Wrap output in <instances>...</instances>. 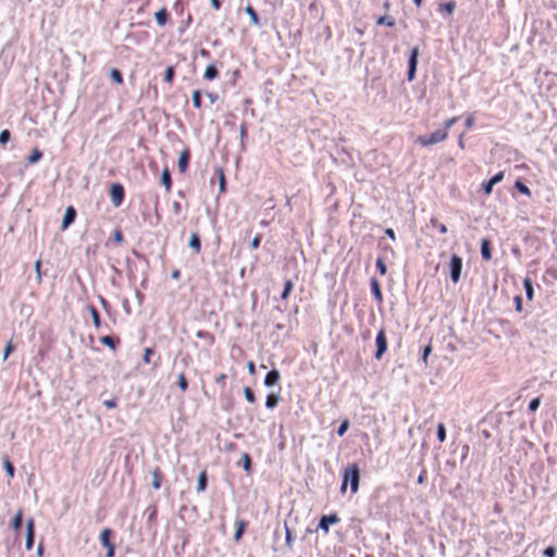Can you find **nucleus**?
Wrapping results in <instances>:
<instances>
[{"mask_svg":"<svg viewBox=\"0 0 557 557\" xmlns=\"http://www.w3.org/2000/svg\"><path fill=\"white\" fill-rule=\"evenodd\" d=\"M360 480V470L357 463L348 465L343 473V483L341 486V492L345 493L348 484H350L351 493H356L358 491Z\"/></svg>","mask_w":557,"mask_h":557,"instance_id":"obj_1","label":"nucleus"},{"mask_svg":"<svg viewBox=\"0 0 557 557\" xmlns=\"http://www.w3.org/2000/svg\"><path fill=\"white\" fill-rule=\"evenodd\" d=\"M447 138L446 129L438 128L430 135H422L417 138V143L422 147H429L444 141Z\"/></svg>","mask_w":557,"mask_h":557,"instance_id":"obj_2","label":"nucleus"},{"mask_svg":"<svg viewBox=\"0 0 557 557\" xmlns=\"http://www.w3.org/2000/svg\"><path fill=\"white\" fill-rule=\"evenodd\" d=\"M461 270H462V259L457 256V255H454L450 259V263H449V274H450V280L453 281V283H458L459 280H460V275H461Z\"/></svg>","mask_w":557,"mask_h":557,"instance_id":"obj_3","label":"nucleus"},{"mask_svg":"<svg viewBox=\"0 0 557 557\" xmlns=\"http://www.w3.org/2000/svg\"><path fill=\"white\" fill-rule=\"evenodd\" d=\"M110 199L114 207H120L125 197V190L122 184L114 183L110 187Z\"/></svg>","mask_w":557,"mask_h":557,"instance_id":"obj_4","label":"nucleus"},{"mask_svg":"<svg viewBox=\"0 0 557 557\" xmlns=\"http://www.w3.org/2000/svg\"><path fill=\"white\" fill-rule=\"evenodd\" d=\"M35 540V520L34 518H29L26 521V543L25 547L27 550H32L34 546Z\"/></svg>","mask_w":557,"mask_h":557,"instance_id":"obj_5","label":"nucleus"},{"mask_svg":"<svg viewBox=\"0 0 557 557\" xmlns=\"http://www.w3.org/2000/svg\"><path fill=\"white\" fill-rule=\"evenodd\" d=\"M339 521V518L336 513H333V515H325V516H322L320 521H319V528L322 529L324 531V533H329L330 531V525L331 524H335Z\"/></svg>","mask_w":557,"mask_h":557,"instance_id":"obj_6","label":"nucleus"},{"mask_svg":"<svg viewBox=\"0 0 557 557\" xmlns=\"http://www.w3.org/2000/svg\"><path fill=\"white\" fill-rule=\"evenodd\" d=\"M417 63H418V48H413L411 51V55L409 58L408 73H407L408 81H412L414 78Z\"/></svg>","mask_w":557,"mask_h":557,"instance_id":"obj_7","label":"nucleus"},{"mask_svg":"<svg viewBox=\"0 0 557 557\" xmlns=\"http://www.w3.org/2000/svg\"><path fill=\"white\" fill-rule=\"evenodd\" d=\"M189 159H190V151L188 148H185L183 151H181L178 162H177L178 171L182 174L186 172V170L188 168Z\"/></svg>","mask_w":557,"mask_h":557,"instance_id":"obj_8","label":"nucleus"},{"mask_svg":"<svg viewBox=\"0 0 557 557\" xmlns=\"http://www.w3.org/2000/svg\"><path fill=\"white\" fill-rule=\"evenodd\" d=\"M76 218V210L74 209V207L70 206L66 208L65 210V214L63 216V221H62V230H65L70 226V224H72L74 222Z\"/></svg>","mask_w":557,"mask_h":557,"instance_id":"obj_9","label":"nucleus"},{"mask_svg":"<svg viewBox=\"0 0 557 557\" xmlns=\"http://www.w3.org/2000/svg\"><path fill=\"white\" fill-rule=\"evenodd\" d=\"M235 525H236V531H235V534H234V540L235 542H239L243 537V534L248 525V522L245 521V520H237L235 522Z\"/></svg>","mask_w":557,"mask_h":557,"instance_id":"obj_10","label":"nucleus"},{"mask_svg":"<svg viewBox=\"0 0 557 557\" xmlns=\"http://www.w3.org/2000/svg\"><path fill=\"white\" fill-rule=\"evenodd\" d=\"M280 372L277 370H271L267 375H265V379H264V384L267 386H273L275 384L278 383L280 381Z\"/></svg>","mask_w":557,"mask_h":557,"instance_id":"obj_11","label":"nucleus"},{"mask_svg":"<svg viewBox=\"0 0 557 557\" xmlns=\"http://www.w3.org/2000/svg\"><path fill=\"white\" fill-rule=\"evenodd\" d=\"M151 474H152V487L154 490H159L161 487L162 480H163V474H162L161 469L158 467L154 468Z\"/></svg>","mask_w":557,"mask_h":557,"instance_id":"obj_12","label":"nucleus"},{"mask_svg":"<svg viewBox=\"0 0 557 557\" xmlns=\"http://www.w3.org/2000/svg\"><path fill=\"white\" fill-rule=\"evenodd\" d=\"M154 17L159 26H164L169 20V12L166 8H162L158 12H156Z\"/></svg>","mask_w":557,"mask_h":557,"instance_id":"obj_13","label":"nucleus"},{"mask_svg":"<svg viewBox=\"0 0 557 557\" xmlns=\"http://www.w3.org/2000/svg\"><path fill=\"white\" fill-rule=\"evenodd\" d=\"M161 183L164 186L166 191H170L172 188V178L171 173L168 168H164L161 174Z\"/></svg>","mask_w":557,"mask_h":557,"instance_id":"obj_14","label":"nucleus"},{"mask_svg":"<svg viewBox=\"0 0 557 557\" xmlns=\"http://www.w3.org/2000/svg\"><path fill=\"white\" fill-rule=\"evenodd\" d=\"M111 535H112V530L109 528H106L101 531L100 542H101L102 546H104L106 548L114 544L110 540Z\"/></svg>","mask_w":557,"mask_h":557,"instance_id":"obj_15","label":"nucleus"},{"mask_svg":"<svg viewBox=\"0 0 557 557\" xmlns=\"http://www.w3.org/2000/svg\"><path fill=\"white\" fill-rule=\"evenodd\" d=\"M22 522H23V510L20 509L16 515L14 516L12 522H11V527L12 529L14 530V532L17 534L21 530V527H22Z\"/></svg>","mask_w":557,"mask_h":557,"instance_id":"obj_16","label":"nucleus"},{"mask_svg":"<svg viewBox=\"0 0 557 557\" xmlns=\"http://www.w3.org/2000/svg\"><path fill=\"white\" fill-rule=\"evenodd\" d=\"M88 311H89V313H90V315L92 318L94 326L97 330H99L100 326H101L100 313L98 312V310L92 305L88 306Z\"/></svg>","mask_w":557,"mask_h":557,"instance_id":"obj_17","label":"nucleus"},{"mask_svg":"<svg viewBox=\"0 0 557 557\" xmlns=\"http://www.w3.org/2000/svg\"><path fill=\"white\" fill-rule=\"evenodd\" d=\"M218 76H219V72H218L215 65H213V64L208 65L205 71L203 78L207 81H213Z\"/></svg>","mask_w":557,"mask_h":557,"instance_id":"obj_18","label":"nucleus"},{"mask_svg":"<svg viewBox=\"0 0 557 557\" xmlns=\"http://www.w3.org/2000/svg\"><path fill=\"white\" fill-rule=\"evenodd\" d=\"M100 342H101V344L108 346L112 350H115L116 345L120 343V339L119 338L114 339L112 336L106 335L100 338Z\"/></svg>","mask_w":557,"mask_h":557,"instance_id":"obj_19","label":"nucleus"},{"mask_svg":"<svg viewBox=\"0 0 557 557\" xmlns=\"http://www.w3.org/2000/svg\"><path fill=\"white\" fill-rule=\"evenodd\" d=\"M245 12L249 15L250 22H251L252 25H255V26H259L260 25V20L258 17V14H257L256 10L250 4H248L245 8Z\"/></svg>","mask_w":557,"mask_h":557,"instance_id":"obj_20","label":"nucleus"},{"mask_svg":"<svg viewBox=\"0 0 557 557\" xmlns=\"http://www.w3.org/2000/svg\"><path fill=\"white\" fill-rule=\"evenodd\" d=\"M481 255L484 260H491L492 253H491V247L490 242L487 239H483L481 243Z\"/></svg>","mask_w":557,"mask_h":557,"instance_id":"obj_21","label":"nucleus"},{"mask_svg":"<svg viewBox=\"0 0 557 557\" xmlns=\"http://www.w3.org/2000/svg\"><path fill=\"white\" fill-rule=\"evenodd\" d=\"M189 247L195 250L196 253L200 252L201 249V243L199 235L197 233H193L189 239Z\"/></svg>","mask_w":557,"mask_h":557,"instance_id":"obj_22","label":"nucleus"},{"mask_svg":"<svg viewBox=\"0 0 557 557\" xmlns=\"http://www.w3.org/2000/svg\"><path fill=\"white\" fill-rule=\"evenodd\" d=\"M375 343H376V354H375V357L377 359L381 358V356L383 355V330H380L376 334V338H375Z\"/></svg>","mask_w":557,"mask_h":557,"instance_id":"obj_23","label":"nucleus"},{"mask_svg":"<svg viewBox=\"0 0 557 557\" xmlns=\"http://www.w3.org/2000/svg\"><path fill=\"white\" fill-rule=\"evenodd\" d=\"M371 290H372L374 297L379 301H381L382 300L381 287H380V282L376 278L371 280Z\"/></svg>","mask_w":557,"mask_h":557,"instance_id":"obj_24","label":"nucleus"},{"mask_svg":"<svg viewBox=\"0 0 557 557\" xmlns=\"http://www.w3.org/2000/svg\"><path fill=\"white\" fill-rule=\"evenodd\" d=\"M280 397L276 394H269L265 399V406L269 409H273L278 405Z\"/></svg>","mask_w":557,"mask_h":557,"instance_id":"obj_25","label":"nucleus"},{"mask_svg":"<svg viewBox=\"0 0 557 557\" xmlns=\"http://www.w3.org/2000/svg\"><path fill=\"white\" fill-rule=\"evenodd\" d=\"M207 488V472L206 470L201 471L198 476L197 490L198 492H203Z\"/></svg>","mask_w":557,"mask_h":557,"instance_id":"obj_26","label":"nucleus"},{"mask_svg":"<svg viewBox=\"0 0 557 557\" xmlns=\"http://www.w3.org/2000/svg\"><path fill=\"white\" fill-rule=\"evenodd\" d=\"M294 288V283L290 280H286L284 283V289L281 295L282 300H286L289 297V294L292 293Z\"/></svg>","mask_w":557,"mask_h":557,"instance_id":"obj_27","label":"nucleus"},{"mask_svg":"<svg viewBox=\"0 0 557 557\" xmlns=\"http://www.w3.org/2000/svg\"><path fill=\"white\" fill-rule=\"evenodd\" d=\"M3 467L5 469L8 476L12 479L14 476L15 469L8 456L3 458Z\"/></svg>","mask_w":557,"mask_h":557,"instance_id":"obj_28","label":"nucleus"},{"mask_svg":"<svg viewBox=\"0 0 557 557\" xmlns=\"http://www.w3.org/2000/svg\"><path fill=\"white\" fill-rule=\"evenodd\" d=\"M42 158V152L35 148L32 153L28 156L27 160L28 163L34 164L37 163Z\"/></svg>","mask_w":557,"mask_h":557,"instance_id":"obj_29","label":"nucleus"},{"mask_svg":"<svg viewBox=\"0 0 557 557\" xmlns=\"http://www.w3.org/2000/svg\"><path fill=\"white\" fill-rule=\"evenodd\" d=\"M110 76L117 85H122L124 83L122 73L116 69H112L110 71Z\"/></svg>","mask_w":557,"mask_h":557,"instance_id":"obj_30","label":"nucleus"},{"mask_svg":"<svg viewBox=\"0 0 557 557\" xmlns=\"http://www.w3.org/2000/svg\"><path fill=\"white\" fill-rule=\"evenodd\" d=\"M523 286H524V289H525V294H527V297L528 299H532L533 298V285H532V281L527 277L524 278L523 281Z\"/></svg>","mask_w":557,"mask_h":557,"instance_id":"obj_31","label":"nucleus"},{"mask_svg":"<svg viewBox=\"0 0 557 557\" xmlns=\"http://www.w3.org/2000/svg\"><path fill=\"white\" fill-rule=\"evenodd\" d=\"M294 541H295V539L292 534V530L288 528L287 524H285V542H286V545L288 548H290V549L293 548Z\"/></svg>","mask_w":557,"mask_h":557,"instance_id":"obj_32","label":"nucleus"},{"mask_svg":"<svg viewBox=\"0 0 557 557\" xmlns=\"http://www.w3.org/2000/svg\"><path fill=\"white\" fill-rule=\"evenodd\" d=\"M174 75H175V71H174V67L173 66H168L165 72H164V81L169 84V85H172L173 84V81H174Z\"/></svg>","mask_w":557,"mask_h":557,"instance_id":"obj_33","label":"nucleus"},{"mask_svg":"<svg viewBox=\"0 0 557 557\" xmlns=\"http://www.w3.org/2000/svg\"><path fill=\"white\" fill-rule=\"evenodd\" d=\"M193 104L196 109H200L202 101H201V91L199 89H196L193 91Z\"/></svg>","mask_w":557,"mask_h":557,"instance_id":"obj_34","label":"nucleus"},{"mask_svg":"<svg viewBox=\"0 0 557 557\" xmlns=\"http://www.w3.org/2000/svg\"><path fill=\"white\" fill-rule=\"evenodd\" d=\"M218 174H219V189H220V193H225L226 178H225L224 172H223V170L221 168L218 170Z\"/></svg>","mask_w":557,"mask_h":557,"instance_id":"obj_35","label":"nucleus"},{"mask_svg":"<svg viewBox=\"0 0 557 557\" xmlns=\"http://www.w3.org/2000/svg\"><path fill=\"white\" fill-rule=\"evenodd\" d=\"M177 385L182 392H185L188 387V382L184 373H180L177 377Z\"/></svg>","mask_w":557,"mask_h":557,"instance_id":"obj_36","label":"nucleus"},{"mask_svg":"<svg viewBox=\"0 0 557 557\" xmlns=\"http://www.w3.org/2000/svg\"><path fill=\"white\" fill-rule=\"evenodd\" d=\"M515 187L521 193V194H524L527 195L528 197L531 196V190L530 188L523 184L522 182L520 181H517L516 184H515Z\"/></svg>","mask_w":557,"mask_h":557,"instance_id":"obj_37","label":"nucleus"},{"mask_svg":"<svg viewBox=\"0 0 557 557\" xmlns=\"http://www.w3.org/2000/svg\"><path fill=\"white\" fill-rule=\"evenodd\" d=\"M437 438L441 443H443L446 440V430L443 423H440L437 425V432H436Z\"/></svg>","mask_w":557,"mask_h":557,"instance_id":"obj_38","label":"nucleus"},{"mask_svg":"<svg viewBox=\"0 0 557 557\" xmlns=\"http://www.w3.org/2000/svg\"><path fill=\"white\" fill-rule=\"evenodd\" d=\"M244 395L248 403H250V404L256 403V396L250 387L244 388Z\"/></svg>","mask_w":557,"mask_h":557,"instance_id":"obj_39","label":"nucleus"},{"mask_svg":"<svg viewBox=\"0 0 557 557\" xmlns=\"http://www.w3.org/2000/svg\"><path fill=\"white\" fill-rule=\"evenodd\" d=\"M11 138V133L9 129H3L0 132V145L4 146Z\"/></svg>","mask_w":557,"mask_h":557,"instance_id":"obj_40","label":"nucleus"},{"mask_svg":"<svg viewBox=\"0 0 557 557\" xmlns=\"http://www.w3.org/2000/svg\"><path fill=\"white\" fill-rule=\"evenodd\" d=\"M113 240L115 244L121 245L124 242L123 233L120 228L114 230L113 232Z\"/></svg>","mask_w":557,"mask_h":557,"instance_id":"obj_41","label":"nucleus"},{"mask_svg":"<svg viewBox=\"0 0 557 557\" xmlns=\"http://www.w3.org/2000/svg\"><path fill=\"white\" fill-rule=\"evenodd\" d=\"M242 459H243L244 469L247 472H249L250 468H251V458H250V456L247 453H245V454H243Z\"/></svg>","mask_w":557,"mask_h":557,"instance_id":"obj_42","label":"nucleus"},{"mask_svg":"<svg viewBox=\"0 0 557 557\" xmlns=\"http://www.w3.org/2000/svg\"><path fill=\"white\" fill-rule=\"evenodd\" d=\"M458 121V117L457 116H454V117H450L448 120H446L443 124V127L441 129H446V133L448 134V129L456 124V122Z\"/></svg>","mask_w":557,"mask_h":557,"instance_id":"obj_43","label":"nucleus"},{"mask_svg":"<svg viewBox=\"0 0 557 557\" xmlns=\"http://www.w3.org/2000/svg\"><path fill=\"white\" fill-rule=\"evenodd\" d=\"M153 355V349L150 347H147L144 352L143 360L146 364H149L151 362V356Z\"/></svg>","mask_w":557,"mask_h":557,"instance_id":"obj_44","label":"nucleus"},{"mask_svg":"<svg viewBox=\"0 0 557 557\" xmlns=\"http://www.w3.org/2000/svg\"><path fill=\"white\" fill-rule=\"evenodd\" d=\"M348 428H349V421L348 420L343 421L337 430V434L339 436H343L347 432Z\"/></svg>","mask_w":557,"mask_h":557,"instance_id":"obj_45","label":"nucleus"},{"mask_svg":"<svg viewBox=\"0 0 557 557\" xmlns=\"http://www.w3.org/2000/svg\"><path fill=\"white\" fill-rule=\"evenodd\" d=\"M226 377H227V376H226V374H225V373H221L220 375H218V376L215 377V383H216L219 386H221L222 388H224V387H225V385H226Z\"/></svg>","mask_w":557,"mask_h":557,"instance_id":"obj_46","label":"nucleus"},{"mask_svg":"<svg viewBox=\"0 0 557 557\" xmlns=\"http://www.w3.org/2000/svg\"><path fill=\"white\" fill-rule=\"evenodd\" d=\"M504 180V172L496 173L490 181L493 185L500 183Z\"/></svg>","mask_w":557,"mask_h":557,"instance_id":"obj_47","label":"nucleus"},{"mask_svg":"<svg viewBox=\"0 0 557 557\" xmlns=\"http://www.w3.org/2000/svg\"><path fill=\"white\" fill-rule=\"evenodd\" d=\"M540 404H541V399L540 398L532 399L530 401V404H529V410L532 411V412L536 411L539 406H540Z\"/></svg>","mask_w":557,"mask_h":557,"instance_id":"obj_48","label":"nucleus"},{"mask_svg":"<svg viewBox=\"0 0 557 557\" xmlns=\"http://www.w3.org/2000/svg\"><path fill=\"white\" fill-rule=\"evenodd\" d=\"M494 185L491 183V181H487L482 184L483 191L485 195H490L493 190Z\"/></svg>","mask_w":557,"mask_h":557,"instance_id":"obj_49","label":"nucleus"},{"mask_svg":"<svg viewBox=\"0 0 557 557\" xmlns=\"http://www.w3.org/2000/svg\"><path fill=\"white\" fill-rule=\"evenodd\" d=\"M260 243H261V235L260 234H257L253 239L251 240V248L252 249H258L259 246H260Z\"/></svg>","mask_w":557,"mask_h":557,"instance_id":"obj_50","label":"nucleus"},{"mask_svg":"<svg viewBox=\"0 0 557 557\" xmlns=\"http://www.w3.org/2000/svg\"><path fill=\"white\" fill-rule=\"evenodd\" d=\"M431 223L434 226H436L442 234H445L447 232L446 225L442 224V223H437V221L435 219H432Z\"/></svg>","mask_w":557,"mask_h":557,"instance_id":"obj_51","label":"nucleus"},{"mask_svg":"<svg viewBox=\"0 0 557 557\" xmlns=\"http://www.w3.org/2000/svg\"><path fill=\"white\" fill-rule=\"evenodd\" d=\"M465 125H466L467 129H470L474 125V116H473V114H470V115L467 116Z\"/></svg>","mask_w":557,"mask_h":557,"instance_id":"obj_52","label":"nucleus"},{"mask_svg":"<svg viewBox=\"0 0 557 557\" xmlns=\"http://www.w3.org/2000/svg\"><path fill=\"white\" fill-rule=\"evenodd\" d=\"M14 347L11 342H9L4 348L3 359H7L9 355L13 351Z\"/></svg>","mask_w":557,"mask_h":557,"instance_id":"obj_53","label":"nucleus"},{"mask_svg":"<svg viewBox=\"0 0 557 557\" xmlns=\"http://www.w3.org/2000/svg\"><path fill=\"white\" fill-rule=\"evenodd\" d=\"M543 554L546 557H555L556 550H555V548L553 546H549V547L544 549Z\"/></svg>","mask_w":557,"mask_h":557,"instance_id":"obj_54","label":"nucleus"},{"mask_svg":"<svg viewBox=\"0 0 557 557\" xmlns=\"http://www.w3.org/2000/svg\"><path fill=\"white\" fill-rule=\"evenodd\" d=\"M103 405L108 408V409H113L116 407V401L114 399H107L103 401Z\"/></svg>","mask_w":557,"mask_h":557,"instance_id":"obj_55","label":"nucleus"},{"mask_svg":"<svg viewBox=\"0 0 557 557\" xmlns=\"http://www.w3.org/2000/svg\"><path fill=\"white\" fill-rule=\"evenodd\" d=\"M40 268H41V261L40 260H37L35 262V270L37 272V277H38V281L40 282L41 281V272H40Z\"/></svg>","mask_w":557,"mask_h":557,"instance_id":"obj_56","label":"nucleus"},{"mask_svg":"<svg viewBox=\"0 0 557 557\" xmlns=\"http://www.w3.org/2000/svg\"><path fill=\"white\" fill-rule=\"evenodd\" d=\"M114 554H115V545L114 544L107 547L106 557H114Z\"/></svg>","mask_w":557,"mask_h":557,"instance_id":"obj_57","label":"nucleus"},{"mask_svg":"<svg viewBox=\"0 0 557 557\" xmlns=\"http://www.w3.org/2000/svg\"><path fill=\"white\" fill-rule=\"evenodd\" d=\"M376 268L381 274H383V257L376 259Z\"/></svg>","mask_w":557,"mask_h":557,"instance_id":"obj_58","label":"nucleus"},{"mask_svg":"<svg viewBox=\"0 0 557 557\" xmlns=\"http://www.w3.org/2000/svg\"><path fill=\"white\" fill-rule=\"evenodd\" d=\"M431 350H432V348H431V346H430V345H429V346H426V347L424 348V350H423V357H422L424 362H426L428 357H429V355H430Z\"/></svg>","mask_w":557,"mask_h":557,"instance_id":"obj_59","label":"nucleus"},{"mask_svg":"<svg viewBox=\"0 0 557 557\" xmlns=\"http://www.w3.org/2000/svg\"><path fill=\"white\" fill-rule=\"evenodd\" d=\"M247 368H248V371H249L250 374H255L256 373V366H255L253 361H249L248 364H247Z\"/></svg>","mask_w":557,"mask_h":557,"instance_id":"obj_60","label":"nucleus"},{"mask_svg":"<svg viewBox=\"0 0 557 557\" xmlns=\"http://www.w3.org/2000/svg\"><path fill=\"white\" fill-rule=\"evenodd\" d=\"M171 276L174 280H178L181 277V271L178 269L173 270Z\"/></svg>","mask_w":557,"mask_h":557,"instance_id":"obj_61","label":"nucleus"},{"mask_svg":"<svg viewBox=\"0 0 557 557\" xmlns=\"http://www.w3.org/2000/svg\"><path fill=\"white\" fill-rule=\"evenodd\" d=\"M385 235H387L392 239H395V233L392 228H385Z\"/></svg>","mask_w":557,"mask_h":557,"instance_id":"obj_62","label":"nucleus"},{"mask_svg":"<svg viewBox=\"0 0 557 557\" xmlns=\"http://www.w3.org/2000/svg\"><path fill=\"white\" fill-rule=\"evenodd\" d=\"M211 1V4L212 7L215 9V10H219L221 8V2L220 0H210Z\"/></svg>","mask_w":557,"mask_h":557,"instance_id":"obj_63","label":"nucleus"},{"mask_svg":"<svg viewBox=\"0 0 557 557\" xmlns=\"http://www.w3.org/2000/svg\"><path fill=\"white\" fill-rule=\"evenodd\" d=\"M240 136L242 138L247 136V128L244 124L240 125Z\"/></svg>","mask_w":557,"mask_h":557,"instance_id":"obj_64","label":"nucleus"}]
</instances>
